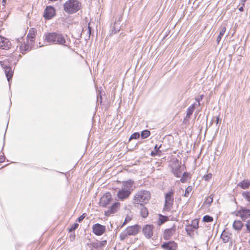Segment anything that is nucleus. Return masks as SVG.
Instances as JSON below:
<instances>
[{"instance_id": "nucleus-1", "label": "nucleus", "mask_w": 250, "mask_h": 250, "mask_svg": "<svg viewBox=\"0 0 250 250\" xmlns=\"http://www.w3.org/2000/svg\"><path fill=\"white\" fill-rule=\"evenodd\" d=\"M44 41L50 44L67 46L65 37L58 32L45 33L43 36Z\"/></svg>"}, {"instance_id": "nucleus-2", "label": "nucleus", "mask_w": 250, "mask_h": 250, "mask_svg": "<svg viewBox=\"0 0 250 250\" xmlns=\"http://www.w3.org/2000/svg\"><path fill=\"white\" fill-rule=\"evenodd\" d=\"M150 193L147 190H140L138 191L134 195L133 203L134 205L144 206L147 203L150 199Z\"/></svg>"}, {"instance_id": "nucleus-3", "label": "nucleus", "mask_w": 250, "mask_h": 250, "mask_svg": "<svg viewBox=\"0 0 250 250\" xmlns=\"http://www.w3.org/2000/svg\"><path fill=\"white\" fill-rule=\"evenodd\" d=\"M82 3L78 0H68L63 4V10L68 14H73L79 11Z\"/></svg>"}, {"instance_id": "nucleus-4", "label": "nucleus", "mask_w": 250, "mask_h": 250, "mask_svg": "<svg viewBox=\"0 0 250 250\" xmlns=\"http://www.w3.org/2000/svg\"><path fill=\"white\" fill-rule=\"evenodd\" d=\"M141 229V227L138 225L128 226L120 235V240L123 241L128 236H135L139 233Z\"/></svg>"}, {"instance_id": "nucleus-5", "label": "nucleus", "mask_w": 250, "mask_h": 250, "mask_svg": "<svg viewBox=\"0 0 250 250\" xmlns=\"http://www.w3.org/2000/svg\"><path fill=\"white\" fill-rule=\"evenodd\" d=\"M174 191L171 190L165 194V202L164 209L169 211L172 208L174 201Z\"/></svg>"}, {"instance_id": "nucleus-6", "label": "nucleus", "mask_w": 250, "mask_h": 250, "mask_svg": "<svg viewBox=\"0 0 250 250\" xmlns=\"http://www.w3.org/2000/svg\"><path fill=\"white\" fill-rule=\"evenodd\" d=\"M237 216L240 217L243 221L250 218V209L241 207L240 209L235 212Z\"/></svg>"}, {"instance_id": "nucleus-7", "label": "nucleus", "mask_w": 250, "mask_h": 250, "mask_svg": "<svg viewBox=\"0 0 250 250\" xmlns=\"http://www.w3.org/2000/svg\"><path fill=\"white\" fill-rule=\"evenodd\" d=\"M105 227L99 223L95 224L92 226V231L97 236H100L103 234L105 231Z\"/></svg>"}, {"instance_id": "nucleus-8", "label": "nucleus", "mask_w": 250, "mask_h": 250, "mask_svg": "<svg viewBox=\"0 0 250 250\" xmlns=\"http://www.w3.org/2000/svg\"><path fill=\"white\" fill-rule=\"evenodd\" d=\"M112 200L111 195L109 192H106L101 198L100 201V205L103 207H106Z\"/></svg>"}, {"instance_id": "nucleus-9", "label": "nucleus", "mask_w": 250, "mask_h": 250, "mask_svg": "<svg viewBox=\"0 0 250 250\" xmlns=\"http://www.w3.org/2000/svg\"><path fill=\"white\" fill-rule=\"evenodd\" d=\"M55 15V9L51 6H47L44 11L43 17L46 20L52 19Z\"/></svg>"}, {"instance_id": "nucleus-10", "label": "nucleus", "mask_w": 250, "mask_h": 250, "mask_svg": "<svg viewBox=\"0 0 250 250\" xmlns=\"http://www.w3.org/2000/svg\"><path fill=\"white\" fill-rule=\"evenodd\" d=\"M153 229V226L150 225H146L143 228V232L146 238L149 239L152 237Z\"/></svg>"}, {"instance_id": "nucleus-11", "label": "nucleus", "mask_w": 250, "mask_h": 250, "mask_svg": "<svg viewBox=\"0 0 250 250\" xmlns=\"http://www.w3.org/2000/svg\"><path fill=\"white\" fill-rule=\"evenodd\" d=\"M0 63L1 66L4 69V72L7 77V81L8 82H10V80L13 75V72L12 70V68L10 67L5 65L2 62H0Z\"/></svg>"}, {"instance_id": "nucleus-12", "label": "nucleus", "mask_w": 250, "mask_h": 250, "mask_svg": "<svg viewBox=\"0 0 250 250\" xmlns=\"http://www.w3.org/2000/svg\"><path fill=\"white\" fill-rule=\"evenodd\" d=\"M176 231V227L173 226L169 229H166L164 232L163 237L165 240H169Z\"/></svg>"}, {"instance_id": "nucleus-13", "label": "nucleus", "mask_w": 250, "mask_h": 250, "mask_svg": "<svg viewBox=\"0 0 250 250\" xmlns=\"http://www.w3.org/2000/svg\"><path fill=\"white\" fill-rule=\"evenodd\" d=\"M11 45V42L7 39L0 36V48L7 50L10 47Z\"/></svg>"}, {"instance_id": "nucleus-14", "label": "nucleus", "mask_w": 250, "mask_h": 250, "mask_svg": "<svg viewBox=\"0 0 250 250\" xmlns=\"http://www.w3.org/2000/svg\"><path fill=\"white\" fill-rule=\"evenodd\" d=\"M131 193L128 189H125V188L120 190L117 193L118 197L121 200L128 198Z\"/></svg>"}, {"instance_id": "nucleus-15", "label": "nucleus", "mask_w": 250, "mask_h": 250, "mask_svg": "<svg viewBox=\"0 0 250 250\" xmlns=\"http://www.w3.org/2000/svg\"><path fill=\"white\" fill-rule=\"evenodd\" d=\"M161 247L166 250H176L177 245L174 241H168L164 243Z\"/></svg>"}, {"instance_id": "nucleus-16", "label": "nucleus", "mask_w": 250, "mask_h": 250, "mask_svg": "<svg viewBox=\"0 0 250 250\" xmlns=\"http://www.w3.org/2000/svg\"><path fill=\"white\" fill-rule=\"evenodd\" d=\"M119 206V203H114L107 211H105V215L109 216L111 214L115 213L117 211Z\"/></svg>"}, {"instance_id": "nucleus-17", "label": "nucleus", "mask_w": 250, "mask_h": 250, "mask_svg": "<svg viewBox=\"0 0 250 250\" xmlns=\"http://www.w3.org/2000/svg\"><path fill=\"white\" fill-rule=\"evenodd\" d=\"M237 186L240 187L243 189L248 188L250 186V180L248 179H245L237 184Z\"/></svg>"}, {"instance_id": "nucleus-18", "label": "nucleus", "mask_w": 250, "mask_h": 250, "mask_svg": "<svg viewBox=\"0 0 250 250\" xmlns=\"http://www.w3.org/2000/svg\"><path fill=\"white\" fill-rule=\"evenodd\" d=\"M231 234L228 231L224 230L221 235V238L224 243H228L230 239V235Z\"/></svg>"}, {"instance_id": "nucleus-19", "label": "nucleus", "mask_w": 250, "mask_h": 250, "mask_svg": "<svg viewBox=\"0 0 250 250\" xmlns=\"http://www.w3.org/2000/svg\"><path fill=\"white\" fill-rule=\"evenodd\" d=\"M243 226V223L241 221L235 220L233 222L232 227L233 229L237 231H239L241 230L242 227Z\"/></svg>"}, {"instance_id": "nucleus-20", "label": "nucleus", "mask_w": 250, "mask_h": 250, "mask_svg": "<svg viewBox=\"0 0 250 250\" xmlns=\"http://www.w3.org/2000/svg\"><path fill=\"white\" fill-rule=\"evenodd\" d=\"M196 105V103H194L188 107L186 117L187 118H190V117L192 114Z\"/></svg>"}, {"instance_id": "nucleus-21", "label": "nucleus", "mask_w": 250, "mask_h": 250, "mask_svg": "<svg viewBox=\"0 0 250 250\" xmlns=\"http://www.w3.org/2000/svg\"><path fill=\"white\" fill-rule=\"evenodd\" d=\"M161 146L162 145H160L159 146H158L157 145H155L154 146V150L152 151L151 152V156L153 157L156 155L160 156L162 151L160 150V148H161Z\"/></svg>"}, {"instance_id": "nucleus-22", "label": "nucleus", "mask_w": 250, "mask_h": 250, "mask_svg": "<svg viewBox=\"0 0 250 250\" xmlns=\"http://www.w3.org/2000/svg\"><path fill=\"white\" fill-rule=\"evenodd\" d=\"M36 32L33 29L29 30V32L27 36V39L32 43L35 37Z\"/></svg>"}, {"instance_id": "nucleus-23", "label": "nucleus", "mask_w": 250, "mask_h": 250, "mask_svg": "<svg viewBox=\"0 0 250 250\" xmlns=\"http://www.w3.org/2000/svg\"><path fill=\"white\" fill-rule=\"evenodd\" d=\"M133 181L131 180H128L125 182H123V186L125 188H126L125 189H128L130 191V189H133Z\"/></svg>"}, {"instance_id": "nucleus-24", "label": "nucleus", "mask_w": 250, "mask_h": 250, "mask_svg": "<svg viewBox=\"0 0 250 250\" xmlns=\"http://www.w3.org/2000/svg\"><path fill=\"white\" fill-rule=\"evenodd\" d=\"M142 206V208L140 209L141 215L143 218H146L148 216V211L146 207H144V206Z\"/></svg>"}, {"instance_id": "nucleus-25", "label": "nucleus", "mask_w": 250, "mask_h": 250, "mask_svg": "<svg viewBox=\"0 0 250 250\" xmlns=\"http://www.w3.org/2000/svg\"><path fill=\"white\" fill-rule=\"evenodd\" d=\"M167 220V217L166 216L162 215L161 214L159 215V218L158 220L157 224L158 225H161L165 222Z\"/></svg>"}, {"instance_id": "nucleus-26", "label": "nucleus", "mask_w": 250, "mask_h": 250, "mask_svg": "<svg viewBox=\"0 0 250 250\" xmlns=\"http://www.w3.org/2000/svg\"><path fill=\"white\" fill-rule=\"evenodd\" d=\"M120 24H118L115 22L114 23V26L113 27L111 32L110 33V35H112L113 34L116 33L117 32L120 31V27L119 26Z\"/></svg>"}, {"instance_id": "nucleus-27", "label": "nucleus", "mask_w": 250, "mask_h": 250, "mask_svg": "<svg viewBox=\"0 0 250 250\" xmlns=\"http://www.w3.org/2000/svg\"><path fill=\"white\" fill-rule=\"evenodd\" d=\"M243 197L248 202H250V190L243 191L242 193Z\"/></svg>"}, {"instance_id": "nucleus-28", "label": "nucleus", "mask_w": 250, "mask_h": 250, "mask_svg": "<svg viewBox=\"0 0 250 250\" xmlns=\"http://www.w3.org/2000/svg\"><path fill=\"white\" fill-rule=\"evenodd\" d=\"M226 30V28L225 27H222L221 31L220 32L219 35L218 36L217 38L216 41L217 42V43H219L220 41H221L222 37L224 35V33Z\"/></svg>"}, {"instance_id": "nucleus-29", "label": "nucleus", "mask_w": 250, "mask_h": 250, "mask_svg": "<svg viewBox=\"0 0 250 250\" xmlns=\"http://www.w3.org/2000/svg\"><path fill=\"white\" fill-rule=\"evenodd\" d=\"M21 51L22 54H25L27 51L29 50V46L28 45L26 44H22L21 45Z\"/></svg>"}, {"instance_id": "nucleus-30", "label": "nucleus", "mask_w": 250, "mask_h": 250, "mask_svg": "<svg viewBox=\"0 0 250 250\" xmlns=\"http://www.w3.org/2000/svg\"><path fill=\"white\" fill-rule=\"evenodd\" d=\"M172 172L175 176L176 177H180L181 174L180 169L179 167L172 168Z\"/></svg>"}, {"instance_id": "nucleus-31", "label": "nucleus", "mask_w": 250, "mask_h": 250, "mask_svg": "<svg viewBox=\"0 0 250 250\" xmlns=\"http://www.w3.org/2000/svg\"><path fill=\"white\" fill-rule=\"evenodd\" d=\"M150 135V132L147 129L144 130L141 132V137L142 139H146Z\"/></svg>"}, {"instance_id": "nucleus-32", "label": "nucleus", "mask_w": 250, "mask_h": 250, "mask_svg": "<svg viewBox=\"0 0 250 250\" xmlns=\"http://www.w3.org/2000/svg\"><path fill=\"white\" fill-rule=\"evenodd\" d=\"M186 231L188 235H190L194 231V229L192 228V226L188 225L186 226Z\"/></svg>"}, {"instance_id": "nucleus-33", "label": "nucleus", "mask_w": 250, "mask_h": 250, "mask_svg": "<svg viewBox=\"0 0 250 250\" xmlns=\"http://www.w3.org/2000/svg\"><path fill=\"white\" fill-rule=\"evenodd\" d=\"M213 202V195L211 194L209 196L207 197L205 201V204L209 206Z\"/></svg>"}, {"instance_id": "nucleus-34", "label": "nucleus", "mask_w": 250, "mask_h": 250, "mask_svg": "<svg viewBox=\"0 0 250 250\" xmlns=\"http://www.w3.org/2000/svg\"><path fill=\"white\" fill-rule=\"evenodd\" d=\"M189 225L192 226V228H193L194 229H197L198 228V221L196 219H195L192 221V224H189Z\"/></svg>"}, {"instance_id": "nucleus-35", "label": "nucleus", "mask_w": 250, "mask_h": 250, "mask_svg": "<svg viewBox=\"0 0 250 250\" xmlns=\"http://www.w3.org/2000/svg\"><path fill=\"white\" fill-rule=\"evenodd\" d=\"M203 221L205 222H210L213 221V218L209 215H205L203 217Z\"/></svg>"}, {"instance_id": "nucleus-36", "label": "nucleus", "mask_w": 250, "mask_h": 250, "mask_svg": "<svg viewBox=\"0 0 250 250\" xmlns=\"http://www.w3.org/2000/svg\"><path fill=\"white\" fill-rule=\"evenodd\" d=\"M140 136V134L139 132H135L131 134L130 136L129 140L130 141L132 139H137L139 138Z\"/></svg>"}, {"instance_id": "nucleus-37", "label": "nucleus", "mask_w": 250, "mask_h": 250, "mask_svg": "<svg viewBox=\"0 0 250 250\" xmlns=\"http://www.w3.org/2000/svg\"><path fill=\"white\" fill-rule=\"evenodd\" d=\"M191 190H192V187L191 186H188V187H187L185 190L184 196L188 197L189 193L191 191Z\"/></svg>"}, {"instance_id": "nucleus-38", "label": "nucleus", "mask_w": 250, "mask_h": 250, "mask_svg": "<svg viewBox=\"0 0 250 250\" xmlns=\"http://www.w3.org/2000/svg\"><path fill=\"white\" fill-rule=\"evenodd\" d=\"M188 176V173L187 172H185L183 174L182 177L180 179V181L184 183L186 181V178Z\"/></svg>"}, {"instance_id": "nucleus-39", "label": "nucleus", "mask_w": 250, "mask_h": 250, "mask_svg": "<svg viewBox=\"0 0 250 250\" xmlns=\"http://www.w3.org/2000/svg\"><path fill=\"white\" fill-rule=\"evenodd\" d=\"M78 226L79 224L78 223H74L71 226V228L69 229V231L72 232L75 230L76 229L78 228Z\"/></svg>"}, {"instance_id": "nucleus-40", "label": "nucleus", "mask_w": 250, "mask_h": 250, "mask_svg": "<svg viewBox=\"0 0 250 250\" xmlns=\"http://www.w3.org/2000/svg\"><path fill=\"white\" fill-rule=\"evenodd\" d=\"M212 177V175L211 173L208 174L207 175L204 176V178L206 181H209Z\"/></svg>"}, {"instance_id": "nucleus-41", "label": "nucleus", "mask_w": 250, "mask_h": 250, "mask_svg": "<svg viewBox=\"0 0 250 250\" xmlns=\"http://www.w3.org/2000/svg\"><path fill=\"white\" fill-rule=\"evenodd\" d=\"M85 217V213H83V214L82 215H81L78 219H77V221L79 222H81L84 218V217Z\"/></svg>"}, {"instance_id": "nucleus-42", "label": "nucleus", "mask_w": 250, "mask_h": 250, "mask_svg": "<svg viewBox=\"0 0 250 250\" xmlns=\"http://www.w3.org/2000/svg\"><path fill=\"white\" fill-rule=\"evenodd\" d=\"M203 97H204V95H200V97L196 98L195 100H196V102H197L198 103L199 105L200 104V102L203 100Z\"/></svg>"}, {"instance_id": "nucleus-43", "label": "nucleus", "mask_w": 250, "mask_h": 250, "mask_svg": "<svg viewBox=\"0 0 250 250\" xmlns=\"http://www.w3.org/2000/svg\"><path fill=\"white\" fill-rule=\"evenodd\" d=\"M131 219L129 217H126L125 220V221L123 223L122 227L125 226V224H126L128 222H129V221H130Z\"/></svg>"}, {"instance_id": "nucleus-44", "label": "nucleus", "mask_w": 250, "mask_h": 250, "mask_svg": "<svg viewBox=\"0 0 250 250\" xmlns=\"http://www.w3.org/2000/svg\"><path fill=\"white\" fill-rule=\"evenodd\" d=\"M246 227L247 228V230L250 232V220L247 221Z\"/></svg>"}, {"instance_id": "nucleus-45", "label": "nucleus", "mask_w": 250, "mask_h": 250, "mask_svg": "<svg viewBox=\"0 0 250 250\" xmlns=\"http://www.w3.org/2000/svg\"><path fill=\"white\" fill-rule=\"evenodd\" d=\"M88 37L89 38L90 36L91 35V30H92V28L90 26V23H89V24H88Z\"/></svg>"}, {"instance_id": "nucleus-46", "label": "nucleus", "mask_w": 250, "mask_h": 250, "mask_svg": "<svg viewBox=\"0 0 250 250\" xmlns=\"http://www.w3.org/2000/svg\"><path fill=\"white\" fill-rule=\"evenodd\" d=\"M5 160V156L4 155H0V163L4 162Z\"/></svg>"}, {"instance_id": "nucleus-47", "label": "nucleus", "mask_w": 250, "mask_h": 250, "mask_svg": "<svg viewBox=\"0 0 250 250\" xmlns=\"http://www.w3.org/2000/svg\"><path fill=\"white\" fill-rule=\"evenodd\" d=\"M97 101L98 102L100 101V103H102V97L101 96H100L99 98L98 97Z\"/></svg>"}, {"instance_id": "nucleus-48", "label": "nucleus", "mask_w": 250, "mask_h": 250, "mask_svg": "<svg viewBox=\"0 0 250 250\" xmlns=\"http://www.w3.org/2000/svg\"><path fill=\"white\" fill-rule=\"evenodd\" d=\"M219 117H217L216 118V124H218L219 123Z\"/></svg>"}, {"instance_id": "nucleus-49", "label": "nucleus", "mask_w": 250, "mask_h": 250, "mask_svg": "<svg viewBox=\"0 0 250 250\" xmlns=\"http://www.w3.org/2000/svg\"><path fill=\"white\" fill-rule=\"evenodd\" d=\"M239 10L240 11H243V7H241L239 8Z\"/></svg>"}, {"instance_id": "nucleus-50", "label": "nucleus", "mask_w": 250, "mask_h": 250, "mask_svg": "<svg viewBox=\"0 0 250 250\" xmlns=\"http://www.w3.org/2000/svg\"><path fill=\"white\" fill-rule=\"evenodd\" d=\"M247 0H242L241 2L243 3V5H244V3L247 1Z\"/></svg>"}, {"instance_id": "nucleus-51", "label": "nucleus", "mask_w": 250, "mask_h": 250, "mask_svg": "<svg viewBox=\"0 0 250 250\" xmlns=\"http://www.w3.org/2000/svg\"><path fill=\"white\" fill-rule=\"evenodd\" d=\"M106 241H102L101 242V244L103 245H104V243H106Z\"/></svg>"}, {"instance_id": "nucleus-52", "label": "nucleus", "mask_w": 250, "mask_h": 250, "mask_svg": "<svg viewBox=\"0 0 250 250\" xmlns=\"http://www.w3.org/2000/svg\"><path fill=\"white\" fill-rule=\"evenodd\" d=\"M248 243H249V245H250V238L249 240Z\"/></svg>"}, {"instance_id": "nucleus-53", "label": "nucleus", "mask_w": 250, "mask_h": 250, "mask_svg": "<svg viewBox=\"0 0 250 250\" xmlns=\"http://www.w3.org/2000/svg\"><path fill=\"white\" fill-rule=\"evenodd\" d=\"M2 5H4L5 4V3H4V2H3V1H2Z\"/></svg>"}, {"instance_id": "nucleus-54", "label": "nucleus", "mask_w": 250, "mask_h": 250, "mask_svg": "<svg viewBox=\"0 0 250 250\" xmlns=\"http://www.w3.org/2000/svg\"><path fill=\"white\" fill-rule=\"evenodd\" d=\"M50 1H56L57 0H49Z\"/></svg>"}, {"instance_id": "nucleus-55", "label": "nucleus", "mask_w": 250, "mask_h": 250, "mask_svg": "<svg viewBox=\"0 0 250 250\" xmlns=\"http://www.w3.org/2000/svg\"><path fill=\"white\" fill-rule=\"evenodd\" d=\"M3 2H4V3H6V0H2Z\"/></svg>"}]
</instances>
